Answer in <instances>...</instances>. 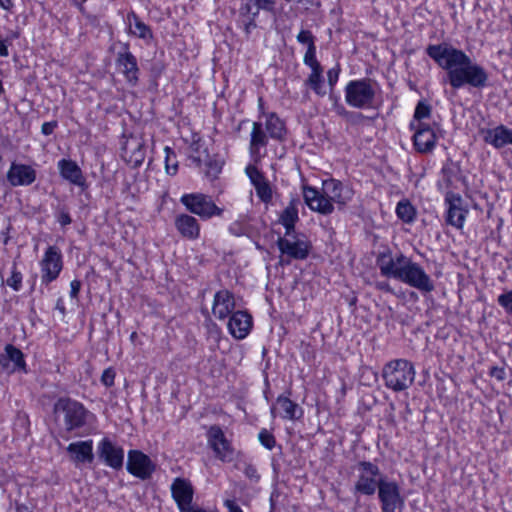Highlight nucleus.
Returning a JSON list of instances; mask_svg holds the SVG:
<instances>
[{
  "instance_id": "nucleus-1",
  "label": "nucleus",
  "mask_w": 512,
  "mask_h": 512,
  "mask_svg": "<svg viewBox=\"0 0 512 512\" xmlns=\"http://www.w3.org/2000/svg\"><path fill=\"white\" fill-rule=\"evenodd\" d=\"M426 54L446 70L449 85L459 90L465 86L483 89L488 86L489 75L485 68L470 58L463 50L447 43L429 44Z\"/></svg>"
},
{
  "instance_id": "nucleus-2",
  "label": "nucleus",
  "mask_w": 512,
  "mask_h": 512,
  "mask_svg": "<svg viewBox=\"0 0 512 512\" xmlns=\"http://www.w3.org/2000/svg\"><path fill=\"white\" fill-rule=\"evenodd\" d=\"M376 265L380 274L386 278L396 279L422 294L434 291L435 285L425 269L401 251L394 253L390 246H381L376 254Z\"/></svg>"
},
{
  "instance_id": "nucleus-3",
  "label": "nucleus",
  "mask_w": 512,
  "mask_h": 512,
  "mask_svg": "<svg viewBox=\"0 0 512 512\" xmlns=\"http://www.w3.org/2000/svg\"><path fill=\"white\" fill-rule=\"evenodd\" d=\"M301 189L307 207L324 216L331 215L335 208L344 210L354 195L352 188L333 177L323 179L321 188L306 183Z\"/></svg>"
},
{
  "instance_id": "nucleus-4",
  "label": "nucleus",
  "mask_w": 512,
  "mask_h": 512,
  "mask_svg": "<svg viewBox=\"0 0 512 512\" xmlns=\"http://www.w3.org/2000/svg\"><path fill=\"white\" fill-rule=\"evenodd\" d=\"M432 105L425 99L417 102L408 130L412 133L411 142L415 152L419 154L432 153L437 147L443 128L440 122L427 120L432 117Z\"/></svg>"
},
{
  "instance_id": "nucleus-5",
  "label": "nucleus",
  "mask_w": 512,
  "mask_h": 512,
  "mask_svg": "<svg viewBox=\"0 0 512 512\" xmlns=\"http://www.w3.org/2000/svg\"><path fill=\"white\" fill-rule=\"evenodd\" d=\"M53 412L61 417L68 435L86 437L95 431L97 416L79 400L69 396L59 397L54 403Z\"/></svg>"
},
{
  "instance_id": "nucleus-6",
  "label": "nucleus",
  "mask_w": 512,
  "mask_h": 512,
  "mask_svg": "<svg viewBox=\"0 0 512 512\" xmlns=\"http://www.w3.org/2000/svg\"><path fill=\"white\" fill-rule=\"evenodd\" d=\"M415 375V367L407 359L390 360L382 368L384 385L393 392L407 390L413 384Z\"/></svg>"
},
{
  "instance_id": "nucleus-7",
  "label": "nucleus",
  "mask_w": 512,
  "mask_h": 512,
  "mask_svg": "<svg viewBox=\"0 0 512 512\" xmlns=\"http://www.w3.org/2000/svg\"><path fill=\"white\" fill-rule=\"evenodd\" d=\"M180 203L191 215L198 216L202 221L222 217L225 211L216 204L212 196L201 192L184 193L180 197Z\"/></svg>"
},
{
  "instance_id": "nucleus-8",
  "label": "nucleus",
  "mask_w": 512,
  "mask_h": 512,
  "mask_svg": "<svg viewBox=\"0 0 512 512\" xmlns=\"http://www.w3.org/2000/svg\"><path fill=\"white\" fill-rule=\"evenodd\" d=\"M344 97L346 104L352 108H371L376 97L373 80L365 77L348 81L344 87Z\"/></svg>"
},
{
  "instance_id": "nucleus-9",
  "label": "nucleus",
  "mask_w": 512,
  "mask_h": 512,
  "mask_svg": "<svg viewBox=\"0 0 512 512\" xmlns=\"http://www.w3.org/2000/svg\"><path fill=\"white\" fill-rule=\"evenodd\" d=\"M358 471L357 481L354 484V493L372 496L380 487L381 483L387 480L381 474L378 465L362 460L356 465Z\"/></svg>"
},
{
  "instance_id": "nucleus-10",
  "label": "nucleus",
  "mask_w": 512,
  "mask_h": 512,
  "mask_svg": "<svg viewBox=\"0 0 512 512\" xmlns=\"http://www.w3.org/2000/svg\"><path fill=\"white\" fill-rule=\"evenodd\" d=\"M116 73L121 75L129 87H137L140 81L141 70L137 57L130 49L128 42L122 43L114 59Z\"/></svg>"
},
{
  "instance_id": "nucleus-11",
  "label": "nucleus",
  "mask_w": 512,
  "mask_h": 512,
  "mask_svg": "<svg viewBox=\"0 0 512 512\" xmlns=\"http://www.w3.org/2000/svg\"><path fill=\"white\" fill-rule=\"evenodd\" d=\"M445 224L458 231L464 229L469 216V205L465 202L460 193H447L443 197Z\"/></svg>"
},
{
  "instance_id": "nucleus-12",
  "label": "nucleus",
  "mask_w": 512,
  "mask_h": 512,
  "mask_svg": "<svg viewBox=\"0 0 512 512\" xmlns=\"http://www.w3.org/2000/svg\"><path fill=\"white\" fill-rule=\"evenodd\" d=\"M207 445L212 450L216 459L223 463H229L233 460L236 450L232 440L228 439L223 428L218 424H213L206 429Z\"/></svg>"
},
{
  "instance_id": "nucleus-13",
  "label": "nucleus",
  "mask_w": 512,
  "mask_h": 512,
  "mask_svg": "<svg viewBox=\"0 0 512 512\" xmlns=\"http://www.w3.org/2000/svg\"><path fill=\"white\" fill-rule=\"evenodd\" d=\"M303 63L305 66L310 68V74L305 80V85L309 87L317 96L323 97L326 95L324 89V77L323 67L317 59V46L316 42L310 43L306 47V51L303 56Z\"/></svg>"
},
{
  "instance_id": "nucleus-14",
  "label": "nucleus",
  "mask_w": 512,
  "mask_h": 512,
  "mask_svg": "<svg viewBox=\"0 0 512 512\" xmlns=\"http://www.w3.org/2000/svg\"><path fill=\"white\" fill-rule=\"evenodd\" d=\"M41 272V284L48 286L58 279L63 267V254L60 248L56 245H49L39 262Z\"/></svg>"
},
{
  "instance_id": "nucleus-15",
  "label": "nucleus",
  "mask_w": 512,
  "mask_h": 512,
  "mask_svg": "<svg viewBox=\"0 0 512 512\" xmlns=\"http://www.w3.org/2000/svg\"><path fill=\"white\" fill-rule=\"evenodd\" d=\"M291 236L293 239L286 235L277 239L276 244L280 253L293 260L307 259L312 250V243L304 234Z\"/></svg>"
},
{
  "instance_id": "nucleus-16",
  "label": "nucleus",
  "mask_w": 512,
  "mask_h": 512,
  "mask_svg": "<svg viewBox=\"0 0 512 512\" xmlns=\"http://www.w3.org/2000/svg\"><path fill=\"white\" fill-rule=\"evenodd\" d=\"M292 390L289 388L277 396L270 407L271 415L283 421H297L303 418L304 409L291 399Z\"/></svg>"
},
{
  "instance_id": "nucleus-17",
  "label": "nucleus",
  "mask_w": 512,
  "mask_h": 512,
  "mask_svg": "<svg viewBox=\"0 0 512 512\" xmlns=\"http://www.w3.org/2000/svg\"><path fill=\"white\" fill-rule=\"evenodd\" d=\"M377 492L382 512H396L404 509L405 498L401 495V488L396 481L385 480Z\"/></svg>"
},
{
  "instance_id": "nucleus-18",
  "label": "nucleus",
  "mask_w": 512,
  "mask_h": 512,
  "mask_svg": "<svg viewBox=\"0 0 512 512\" xmlns=\"http://www.w3.org/2000/svg\"><path fill=\"white\" fill-rule=\"evenodd\" d=\"M126 469L132 476L141 480H147L156 471V464L143 451L131 449L127 454Z\"/></svg>"
},
{
  "instance_id": "nucleus-19",
  "label": "nucleus",
  "mask_w": 512,
  "mask_h": 512,
  "mask_svg": "<svg viewBox=\"0 0 512 512\" xmlns=\"http://www.w3.org/2000/svg\"><path fill=\"white\" fill-rule=\"evenodd\" d=\"M97 455L99 460L113 470H121L124 465V448L111 440L103 437L97 443Z\"/></svg>"
},
{
  "instance_id": "nucleus-20",
  "label": "nucleus",
  "mask_w": 512,
  "mask_h": 512,
  "mask_svg": "<svg viewBox=\"0 0 512 512\" xmlns=\"http://www.w3.org/2000/svg\"><path fill=\"white\" fill-rule=\"evenodd\" d=\"M170 491L179 512H189L193 508L192 503L195 491L189 479L184 477L174 478Z\"/></svg>"
},
{
  "instance_id": "nucleus-21",
  "label": "nucleus",
  "mask_w": 512,
  "mask_h": 512,
  "mask_svg": "<svg viewBox=\"0 0 512 512\" xmlns=\"http://www.w3.org/2000/svg\"><path fill=\"white\" fill-rule=\"evenodd\" d=\"M465 178L461 174V168L457 162L448 159L442 164L439 172V178L436 181L437 191L444 197L448 192L456 193V183Z\"/></svg>"
},
{
  "instance_id": "nucleus-22",
  "label": "nucleus",
  "mask_w": 512,
  "mask_h": 512,
  "mask_svg": "<svg viewBox=\"0 0 512 512\" xmlns=\"http://www.w3.org/2000/svg\"><path fill=\"white\" fill-rule=\"evenodd\" d=\"M0 367L9 373L20 372L27 374L28 366L21 349L13 344H6L4 352L0 353Z\"/></svg>"
},
{
  "instance_id": "nucleus-23",
  "label": "nucleus",
  "mask_w": 512,
  "mask_h": 512,
  "mask_svg": "<svg viewBox=\"0 0 512 512\" xmlns=\"http://www.w3.org/2000/svg\"><path fill=\"white\" fill-rule=\"evenodd\" d=\"M227 319L228 332L236 340L245 339L253 329V317L247 310H237Z\"/></svg>"
},
{
  "instance_id": "nucleus-24",
  "label": "nucleus",
  "mask_w": 512,
  "mask_h": 512,
  "mask_svg": "<svg viewBox=\"0 0 512 512\" xmlns=\"http://www.w3.org/2000/svg\"><path fill=\"white\" fill-rule=\"evenodd\" d=\"M236 298L233 291L223 288L215 292L212 301V314L219 321L227 318L235 312Z\"/></svg>"
},
{
  "instance_id": "nucleus-25",
  "label": "nucleus",
  "mask_w": 512,
  "mask_h": 512,
  "mask_svg": "<svg viewBox=\"0 0 512 512\" xmlns=\"http://www.w3.org/2000/svg\"><path fill=\"white\" fill-rule=\"evenodd\" d=\"M6 179L13 187L30 186L37 179V171L30 164L13 161L6 173Z\"/></svg>"
},
{
  "instance_id": "nucleus-26",
  "label": "nucleus",
  "mask_w": 512,
  "mask_h": 512,
  "mask_svg": "<svg viewBox=\"0 0 512 512\" xmlns=\"http://www.w3.org/2000/svg\"><path fill=\"white\" fill-rule=\"evenodd\" d=\"M480 134L486 144L500 150L506 145H512V128L499 124L494 128L481 129Z\"/></svg>"
},
{
  "instance_id": "nucleus-27",
  "label": "nucleus",
  "mask_w": 512,
  "mask_h": 512,
  "mask_svg": "<svg viewBox=\"0 0 512 512\" xmlns=\"http://www.w3.org/2000/svg\"><path fill=\"white\" fill-rule=\"evenodd\" d=\"M174 226L179 235L186 240L195 241L201 236L199 220L190 213L177 214L174 219Z\"/></svg>"
},
{
  "instance_id": "nucleus-28",
  "label": "nucleus",
  "mask_w": 512,
  "mask_h": 512,
  "mask_svg": "<svg viewBox=\"0 0 512 512\" xmlns=\"http://www.w3.org/2000/svg\"><path fill=\"white\" fill-rule=\"evenodd\" d=\"M70 460L78 464H91L94 462L93 440L87 439L70 443L66 448Z\"/></svg>"
},
{
  "instance_id": "nucleus-29",
  "label": "nucleus",
  "mask_w": 512,
  "mask_h": 512,
  "mask_svg": "<svg viewBox=\"0 0 512 512\" xmlns=\"http://www.w3.org/2000/svg\"><path fill=\"white\" fill-rule=\"evenodd\" d=\"M125 22L128 26L127 33L129 35L143 40L146 44H150L154 40L152 28L134 10L127 13Z\"/></svg>"
},
{
  "instance_id": "nucleus-30",
  "label": "nucleus",
  "mask_w": 512,
  "mask_h": 512,
  "mask_svg": "<svg viewBox=\"0 0 512 512\" xmlns=\"http://www.w3.org/2000/svg\"><path fill=\"white\" fill-rule=\"evenodd\" d=\"M57 167L63 179L78 187H86V179L76 161L62 158L58 161Z\"/></svg>"
},
{
  "instance_id": "nucleus-31",
  "label": "nucleus",
  "mask_w": 512,
  "mask_h": 512,
  "mask_svg": "<svg viewBox=\"0 0 512 512\" xmlns=\"http://www.w3.org/2000/svg\"><path fill=\"white\" fill-rule=\"evenodd\" d=\"M299 204L298 198L290 199L288 205L279 215V222L284 227L286 236H291L295 233V226L299 221Z\"/></svg>"
},
{
  "instance_id": "nucleus-32",
  "label": "nucleus",
  "mask_w": 512,
  "mask_h": 512,
  "mask_svg": "<svg viewBox=\"0 0 512 512\" xmlns=\"http://www.w3.org/2000/svg\"><path fill=\"white\" fill-rule=\"evenodd\" d=\"M267 134L261 122H253L249 144V152L252 158L261 157V149L268 145L269 135Z\"/></svg>"
},
{
  "instance_id": "nucleus-33",
  "label": "nucleus",
  "mask_w": 512,
  "mask_h": 512,
  "mask_svg": "<svg viewBox=\"0 0 512 512\" xmlns=\"http://www.w3.org/2000/svg\"><path fill=\"white\" fill-rule=\"evenodd\" d=\"M204 152L206 153L203 167L204 177L208 181L214 182L219 179L225 165V160L219 153L209 154L208 148H205Z\"/></svg>"
},
{
  "instance_id": "nucleus-34",
  "label": "nucleus",
  "mask_w": 512,
  "mask_h": 512,
  "mask_svg": "<svg viewBox=\"0 0 512 512\" xmlns=\"http://www.w3.org/2000/svg\"><path fill=\"white\" fill-rule=\"evenodd\" d=\"M395 215L402 224L411 226L417 220L418 211L410 199L402 198L396 204Z\"/></svg>"
},
{
  "instance_id": "nucleus-35",
  "label": "nucleus",
  "mask_w": 512,
  "mask_h": 512,
  "mask_svg": "<svg viewBox=\"0 0 512 512\" xmlns=\"http://www.w3.org/2000/svg\"><path fill=\"white\" fill-rule=\"evenodd\" d=\"M265 128L270 138L281 141L286 135L285 122L275 112L266 114Z\"/></svg>"
},
{
  "instance_id": "nucleus-36",
  "label": "nucleus",
  "mask_w": 512,
  "mask_h": 512,
  "mask_svg": "<svg viewBox=\"0 0 512 512\" xmlns=\"http://www.w3.org/2000/svg\"><path fill=\"white\" fill-rule=\"evenodd\" d=\"M164 167L166 174L175 176L179 171V162L175 150L170 146L164 147Z\"/></svg>"
},
{
  "instance_id": "nucleus-37",
  "label": "nucleus",
  "mask_w": 512,
  "mask_h": 512,
  "mask_svg": "<svg viewBox=\"0 0 512 512\" xmlns=\"http://www.w3.org/2000/svg\"><path fill=\"white\" fill-rule=\"evenodd\" d=\"M259 200L264 204H270L273 199V190L270 182L265 179L253 186Z\"/></svg>"
},
{
  "instance_id": "nucleus-38",
  "label": "nucleus",
  "mask_w": 512,
  "mask_h": 512,
  "mask_svg": "<svg viewBox=\"0 0 512 512\" xmlns=\"http://www.w3.org/2000/svg\"><path fill=\"white\" fill-rule=\"evenodd\" d=\"M262 8H258L254 1H247L242 3L239 8V14L242 18H258L260 11Z\"/></svg>"
},
{
  "instance_id": "nucleus-39",
  "label": "nucleus",
  "mask_w": 512,
  "mask_h": 512,
  "mask_svg": "<svg viewBox=\"0 0 512 512\" xmlns=\"http://www.w3.org/2000/svg\"><path fill=\"white\" fill-rule=\"evenodd\" d=\"M258 440L260 444L267 450H273L276 446V438L274 434L266 428H262L258 433Z\"/></svg>"
},
{
  "instance_id": "nucleus-40",
  "label": "nucleus",
  "mask_w": 512,
  "mask_h": 512,
  "mask_svg": "<svg viewBox=\"0 0 512 512\" xmlns=\"http://www.w3.org/2000/svg\"><path fill=\"white\" fill-rule=\"evenodd\" d=\"M22 280H23L22 273L17 269L16 264H13V267H12V270H11V275L6 280V284L10 288H12L14 291L18 292L22 288Z\"/></svg>"
},
{
  "instance_id": "nucleus-41",
  "label": "nucleus",
  "mask_w": 512,
  "mask_h": 512,
  "mask_svg": "<svg viewBox=\"0 0 512 512\" xmlns=\"http://www.w3.org/2000/svg\"><path fill=\"white\" fill-rule=\"evenodd\" d=\"M228 231L231 235L236 237L244 236L248 233V224L245 220L237 219L230 223Z\"/></svg>"
},
{
  "instance_id": "nucleus-42",
  "label": "nucleus",
  "mask_w": 512,
  "mask_h": 512,
  "mask_svg": "<svg viewBox=\"0 0 512 512\" xmlns=\"http://www.w3.org/2000/svg\"><path fill=\"white\" fill-rule=\"evenodd\" d=\"M498 305L512 317V290L505 291L497 298Z\"/></svg>"
},
{
  "instance_id": "nucleus-43",
  "label": "nucleus",
  "mask_w": 512,
  "mask_h": 512,
  "mask_svg": "<svg viewBox=\"0 0 512 512\" xmlns=\"http://www.w3.org/2000/svg\"><path fill=\"white\" fill-rule=\"evenodd\" d=\"M56 221L61 227H66L72 223V217L67 207H60L55 213Z\"/></svg>"
},
{
  "instance_id": "nucleus-44",
  "label": "nucleus",
  "mask_w": 512,
  "mask_h": 512,
  "mask_svg": "<svg viewBox=\"0 0 512 512\" xmlns=\"http://www.w3.org/2000/svg\"><path fill=\"white\" fill-rule=\"evenodd\" d=\"M115 378H116V371L115 369L110 366L104 369L102 372V375L100 377V382L106 387L110 388L114 386L115 384Z\"/></svg>"
},
{
  "instance_id": "nucleus-45",
  "label": "nucleus",
  "mask_w": 512,
  "mask_h": 512,
  "mask_svg": "<svg viewBox=\"0 0 512 512\" xmlns=\"http://www.w3.org/2000/svg\"><path fill=\"white\" fill-rule=\"evenodd\" d=\"M246 174L249 177L250 182L253 186L267 179L264 173L255 166H248L246 168Z\"/></svg>"
},
{
  "instance_id": "nucleus-46",
  "label": "nucleus",
  "mask_w": 512,
  "mask_h": 512,
  "mask_svg": "<svg viewBox=\"0 0 512 512\" xmlns=\"http://www.w3.org/2000/svg\"><path fill=\"white\" fill-rule=\"evenodd\" d=\"M341 74V66L337 63L327 71V82L331 90L335 88Z\"/></svg>"
},
{
  "instance_id": "nucleus-47",
  "label": "nucleus",
  "mask_w": 512,
  "mask_h": 512,
  "mask_svg": "<svg viewBox=\"0 0 512 512\" xmlns=\"http://www.w3.org/2000/svg\"><path fill=\"white\" fill-rule=\"evenodd\" d=\"M243 473L250 481L258 482L260 480V474L258 473L257 467L251 462L244 463Z\"/></svg>"
},
{
  "instance_id": "nucleus-48",
  "label": "nucleus",
  "mask_w": 512,
  "mask_h": 512,
  "mask_svg": "<svg viewBox=\"0 0 512 512\" xmlns=\"http://www.w3.org/2000/svg\"><path fill=\"white\" fill-rule=\"evenodd\" d=\"M296 40L298 43L302 45H310V43L316 42V37L313 35L312 31L307 29H301L300 32L296 36Z\"/></svg>"
},
{
  "instance_id": "nucleus-49",
  "label": "nucleus",
  "mask_w": 512,
  "mask_h": 512,
  "mask_svg": "<svg viewBox=\"0 0 512 512\" xmlns=\"http://www.w3.org/2000/svg\"><path fill=\"white\" fill-rule=\"evenodd\" d=\"M304 346L303 351L301 352L302 359L305 362H310L315 360L316 352L314 347L310 343H302Z\"/></svg>"
},
{
  "instance_id": "nucleus-50",
  "label": "nucleus",
  "mask_w": 512,
  "mask_h": 512,
  "mask_svg": "<svg viewBox=\"0 0 512 512\" xmlns=\"http://www.w3.org/2000/svg\"><path fill=\"white\" fill-rule=\"evenodd\" d=\"M488 374L498 381H503L506 379V371L504 367L492 366L490 367Z\"/></svg>"
},
{
  "instance_id": "nucleus-51",
  "label": "nucleus",
  "mask_w": 512,
  "mask_h": 512,
  "mask_svg": "<svg viewBox=\"0 0 512 512\" xmlns=\"http://www.w3.org/2000/svg\"><path fill=\"white\" fill-rule=\"evenodd\" d=\"M58 127V122L56 120L44 122L41 126V133L45 136L51 135L54 130Z\"/></svg>"
},
{
  "instance_id": "nucleus-52",
  "label": "nucleus",
  "mask_w": 512,
  "mask_h": 512,
  "mask_svg": "<svg viewBox=\"0 0 512 512\" xmlns=\"http://www.w3.org/2000/svg\"><path fill=\"white\" fill-rule=\"evenodd\" d=\"M375 289L381 292L394 294V290L388 281H376Z\"/></svg>"
},
{
  "instance_id": "nucleus-53",
  "label": "nucleus",
  "mask_w": 512,
  "mask_h": 512,
  "mask_svg": "<svg viewBox=\"0 0 512 512\" xmlns=\"http://www.w3.org/2000/svg\"><path fill=\"white\" fill-rule=\"evenodd\" d=\"M256 20L257 18H254L253 16L251 18H246L243 21V31L245 32L246 35H249L252 29L256 28Z\"/></svg>"
},
{
  "instance_id": "nucleus-54",
  "label": "nucleus",
  "mask_w": 512,
  "mask_h": 512,
  "mask_svg": "<svg viewBox=\"0 0 512 512\" xmlns=\"http://www.w3.org/2000/svg\"><path fill=\"white\" fill-rule=\"evenodd\" d=\"M81 289L80 280L74 279L70 283V297L77 298Z\"/></svg>"
},
{
  "instance_id": "nucleus-55",
  "label": "nucleus",
  "mask_w": 512,
  "mask_h": 512,
  "mask_svg": "<svg viewBox=\"0 0 512 512\" xmlns=\"http://www.w3.org/2000/svg\"><path fill=\"white\" fill-rule=\"evenodd\" d=\"M224 506L228 509V512H243L241 507L231 499H227L224 501Z\"/></svg>"
},
{
  "instance_id": "nucleus-56",
  "label": "nucleus",
  "mask_w": 512,
  "mask_h": 512,
  "mask_svg": "<svg viewBox=\"0 0 512 512\" xmlns=\"http://www.w3.org/2000/svg\"><path fill=\"white\" fill-rule=\"evenodd\" d=\"M10 42L7 39H0V57L9 56L8 46Z\"/></svg>"
},
{
  "instance_id": "nucleus-57",
  "label": "nucleus",
  "mask_w": 512,
  "mask_h": 512,
  "mask_svg": "<svg viewBox=\"0 0 512 512\" xmlns=\"http://www.w3.org/2000/svg\"><path fill=\"white\" fill-rule=\"evenodd\" d=\"M14 6L12 0H0V8L8 13H13Z\"/></svg>"
},
{
  "instance_id": "nucleus-58",
  "label": "nucleus",
  "mask_w": 512,
  "mask_h": 512,
  "mask_svg": "<svg viewBox=\"0 0 512 512\" xmlns=\"http://www.w3.org/2000/svg\"><path fill=\"white\" fill-rule=\"evenodd\" d=\"M15 511L16 512H32V508L26 503H15Z\"/></svg>"
},
{
  "instance_id": "nucleus-59",
  "label": "nucleus",
  "mask_w": 512,
  "mask_h": 512,
  "mask_svg": "<svg viewBox=\"0 0 512 512\" xmlns=\"http://www.w3.org/2000/svg\"><path fill=\"white\" fill-rule=\"evenodd\" d=\"M87 1L88 0H77L72 5H74L82 15L86 16V8L84 4Z\"/></svg>"
},
{
  "instance_id": "nucleus-60",
  "label": "nucleus",
  "mask_w": 512,
  "mask_h": 512,
  "mask_svg": "<svg viewBox=\"0 0 512 512\" xmlns=\"http://www.w3.org/2000/svg\"><path fill=\"white\" fill-rule=\"evenodd\" d=\"M189 159L197 168H201L202 166H204V163L199 155H190Z\"/></svg>"
},
{
  "instance_id": "nucleus-61",
  "label": "nucleus",
  "mask_w": 512,
  "mask_h": 512,
  "mask_svg": "<svg viewBox=\"0 0 512 512\" xmlns=\"http://www.w3.org/2000/svg\"><path fill=\"white\" fill-rule=\"evenodd\" d=\"M55 308L59 310L62 314L66 313V307L64 301L61 298L57 300Z\"/></svg>"
},
{
  "instance_id": "nucleus-62",
  "label": "nucleus",
  "mask_w": 512,
  "mask_h": 512,
  "mask_svg": "<svg viewBox=\"0 0 512 512\" xmlns=\"http://www.w3.org/2000/svg\"><path fill=\"white\" fill-rule=\"evenodd\" d=\"M258 110L260 114H265L264 100L262 97L258 98Z\"/></svg>"
},
{
  "instance_id": "nucleus-63",
  "label": "nucleus",
  "mask_w": 512,
  "mask_h": 512,
  "mask_svg": "<svg viewBox=\"0 0 512 512\" xmlns=\"http://www.w3.org/2000/svg\"><path fill=\"white\" fill-rule=\"evenodd\" d=\"M191 149L193 152L195 153H198L199 152V140L198 141H194L192 144H191Z\"/></svg>"
},
{
  "instance_id": "nucleus-64",
  "label": "nucleus",
  "mask_w": 512,
  "mask_h": 512,
  "mask_svg": "<svg viewBox=\"0 0 512 512\" xmlns=\"http://www.w3.org/2000/svg\"><path fill=\"white\" fill-rule=\"evenodd\" d=\"M136 337H137V332H135V331H134V332H132V333H131V335H130V340H131L132 342H134V340L136 339Z\"/></svg>"
}]
</instances>
